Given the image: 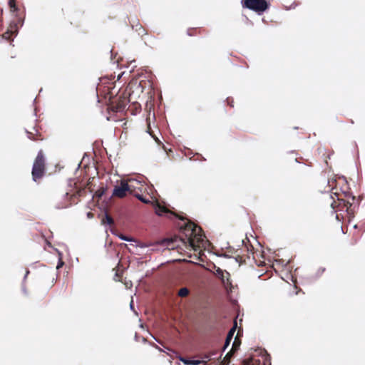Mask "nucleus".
I'll return each mask as SVG.
<instances>
[{
    "mask_svg": "<svg viewBox=\"0 0 365 365\" xmlns=\"http://www.w3.org/2000/svg\"><path fill=\"white\" fill-rule=\"evenodd\" d=\"M8 5L13 19L10 21L9 27L3 38L8 40L9 36L11 35L13 36L11 41H14V38L18 35L20 29L25 23L26 9L24 7L21 11V8L14 2V0H8Z\"/></svg>",
    "mask_w": 365,
    "mask_h": 365,
    "instance_id": "nucleus-1",
    "label": "nucleus"
},
{
    "mask_svg": "<svg viewBox=\"0 0 365 365\" xmlns=\"http://www.w3.org/2000/svg\"><path fill=\"white\" fill-rule=\"evenodd\" d=\"M340 190L346 199L340 197L336 192H331L330 194V198L333 200V202L331 203L330 206L334 210L336 198L339 202L338 205L341 207V210L346 212L351 217H354L356 210L359 208V202L353 194H349L344 191L341 187ZM334 211L336 212L335 210Z\"/></svg>",
    "mask_w": 365,
    "mask_h": 365,
    "instance_id": "nucleus-2",
    "label": "nucleus"
},
{
    "mask_svg": "<svg viewBox=\"0 0 365 365\" xmlns=\"http://www.w3.org/2000/svg\"><path fill=\"white\" fill-rule=\"evenodd\" d=\"M130 100L123 93H118L116 96H108L107 104L108 110L113 113H124L129 108Z\"/></svg>",
    "mask_w": 365,
    "mask_h": 365,
    "instance_id": "nucleus-3",
    "label": "nucleus"
},
{
    "mask_svg": "<svg viewBox=\"0 0 365 365\" xmlns=\"http://www.w3.org/2000/svg\"><path fill=\"white\" fill-rule=\"evenodd\" d=\"M240 3L243 9H249L258 16L263 15L271 6L269 0H241Z\"/></svg>",
    "mask_w": 365,
    "mask_h": 365,
    "instance_id": "nucleus-4",
    "label": "nucleus"
},
{
    "mask_svg": "<svg viewBox=\"0 0 365 365\" xmlns=\"http://www.w3.org/2000/svg\"><path fill=\"white\" fill-rule=\"evenodd\" d=\"M46 158L42 150H38L36 158L33 163L31 169L32 180L37 182L42 178L46 173L45 168Z\"/></svg>",
    "mask_w": 365,
    "mask_h": 365,
    "instance_id": "nucleus-5",
    "label": "nucleus"
},
{
    "mask_svg": "<svg viewBox=\"0 0 365 365\" xmlns=\"http://www.w3.org/2000/svg\"><path fill=\"white\" fill-rule=\"evenodd\" d=\"M152 204L156 215L158 216L167 218H179L180 220H183V218L178 217L173 210L170 209V205L167 204H161L158 201L153 202Z\"/></svg>",
    "mask_w": 365,
    "mask_h": 365,
    "instance_id": "nucleus-6",
    "label": "nucleus"
},
{
    "mask_svg": "<svg viewBox=\"0 0 365 365\" xmlns=\"http://www.w3.org/2000/svg\"><path fill=\"white\" fill-rule=\"evenodd\" d=\"M131 186L128 182L121 181L120 185H115L112 190V196H117L118 197H123L125 196L126 192L130 191Z\"/></svg>",
    "mask_w": 365,
    "mask_h": 365,
    "instance_id": "nucleus-7",
    "label": "nucleus"
},
{
    "mask_svg": "<svg viewBox=\"0 0 365 365\" xmlns=\"http://www.w3.org/2000/svg\"><path fill=\"white\" fill-rule=\"evenodd\" d=\"M241 243H242V246H244V247L240 248L237 250L232 249L233 250L232 253L238 254V251L240 250V255H242L243 256L246 255L247 259H250L251 255H252V257H254V254H253L254 247L252 246L246 245L245 240H242Z\"/></svg>",
    "mask_w": 365,
    "mask_h": 365,
    "instance_id": "nucleus-8",
    "label": "nucleus"
},
{
    "mask_svg": "<svg viewBox=\"0 0 365 365\" xmlns=\"http://www.w3.org/2000/svg\"><path fill=\"white\" fill-rule=\"evenodd\" d=\"M236 327H237V322H235V325L230 330V331H229V333L227 334V336L226 338V340L225 341V344H224V346H223V349H222V352H224L228 348V346H230V342L232 341V339L233 337V335H234V334L235 332Z\"/></svg>",
    "mask_w": 365,
    "mask_h": 365,
    "instance_id": "nucleus-9",
    "label": "nucleus"
},
{
    "mask_svg": "<svg viewBox=\"0 0 365 365\" xmlns=\"http://www.w3.org/2000/svg\"><path fill=\"white\" fill-rule=\"evenodd\" d=\"M217 277L221 280V282L225 284L226 286H230L232 284V281L230 279V273L225 269V273H222L217 276Z\"/></svg>",
    "mask_w": 365,
    "mask_h": 365,
    "instance_id": "nucleus-10",
    "label": "nucleus"
},
{
    "mask_svg": "<svg viewBox=\"0 0 365 365\" xmlns=\"http://www.w3.org/2000/svg\"><path fill=\"white\" fill-rule=\"evenodd\" d=\"M179 360L182 361L185 365H200L201 363L200 360L199 359H187L182 356H180Z\"/></svg>",
    "mask_w": 365,
    "mask_h": 365,
    "instance_id": "nucleus-11",
    "label": "nucleus"
},
{
    "mask_svg": "<svg viewBox=\"0 0 365 365\" xmlns=\"http://www.w3.org/2000/svg\"><path fill=\"white\" fill-rule=\"evenodd\" d=\"M103 215L105 217V220H102L101 222V225L104 226L105 227L110 226V224L113 222L112 218L108 215L106 210L103 211Z\"/></svg>",
    "mask_w": 365,
    "mask_h": 365,
    "instance_id": "nucleus-12",
    "label": "nucleus"
},
{
    "mask_svg": "<svg viewBox=\"0 0 365 365\" xmlns=\"http://www.w3.org/2000/svg\"><path fill=\"white\" fill-rule=\"evenodd\" d=\"M218 257H224V258H232L235 260V262H237V263L239 264H241L242 263V261H241V257L240 256V254H236V256L235 257H233V256H230L227 254H222V255H217Z\"/></svg>",
    "mask_w": 365,
    "mask_h": 365,
    "instance_id": "nucleus-13",
    "label": "nucleus"
},
{
    "mask_svg": "<svg viewBox=\"0 0 365 365\" xmlns=\"http://www.w3.org/2000/svg\"><path fill=\"white\" fill-rule=\"evenodd\" d=\"M185 245L187 248L190 250H195L196 247L195 242L190 237H187L185 242Z\"/></svg>",
    "mask_w": 365,
    "mask_h": 365,
    "instance_id": "nucleus-14",
    "label": "nucleus"
},
{
    "mask_svg": "<svg viewBox=\"0 0 365 365\" xmlns=\"http://www.w3.org/2000/svg\"><path fill=\"white\" fill-rule=\"evenodd\" d=\"M211 272L213 274H215L217 277L219 274H220L222 273H225V269H222L220 267L216 266L215 264H213L212 269H211Z\"/></svg>",
    "mask_w": 365,
    "mask_h": 365,
    "instance_id": "nucleus-15",
    "label": "nucleus"
},
{
    "mask_svg": "<svg viewBox=\"0 0 365 365\" xmlns=\"http://www.w3.org/2000/svg\"><path fill=\"white\" fill-rule=\"evenodd\" d=\"M134 196L145 204H148L151 202V201L148 198L142 195L141 194L135 193L134 194Z\"/></svg>",
    "mask_w": 365,
    "mask_h": 365,
    "instance_id": "nucleus-16",
    "label": "nucleus"
},
{
    "mask_svg": "<svg viewBox=\"0 0 365 365\" xmlns=\"http://www.w3.org/2000/svg\"><path fill=\"white\" fill-rule=\"evenodd\" d=\"M326 270V268L325 267H319L317 272L314 274V278L315 279H319L320 278V277L322 275V274L325 272Z\"/></svg>",
    "mask_w": 365,
    "mask_h": 365,
    "instance_id": "nucleus-17",
    "label": "nucleus"
},
{
    "mask_svg": "<svg viewBox=\"0 0 365 365\" xmlns=\"http://www.w3.org/2000/svg\"><path fill=\"white\" fill-rule=\"evenodd\" d=\"M118 237L120 240H123V241L130 242H135V240L133 238L130 237H127V236H125L124 235H118ZM130 245H133V244L130 243Z\"/></svg>",
    "mask_w": 365,
    "mask_h": 365,
    "instance_id": "nucleus-18",
    "label": "nucleus"
},
{
    "mask_svg": "<svg viewBox=\"0 0 365 365\" xmlns=\"http://www.w3.org/2000/svg\"><path fill=\"white\" fill-rule=\"evenodd\" d=\"M292 259H289L287 262H285V260L284 259H279L276 260V262L278 264L282 265V267H287L289 264H290L292 262Z\"/></svg>",
    "mask_w": 365,
    "mask_h": 365,
    "instance_id": "nucleus-19",
    "label": "nucleus"
},
{
    "mask_svg": "<svg viewBox=\"0 0 365 365\" xmlns=\"http://www.w3.org/2000/svg\"><path fill=\"white\" fill-rule=\"evenodd\" d=\"M137 26H139V29H135L137 31H138V35H146V30L140 25L139 21L137 22Z\"/></svg>",
    "mask_w": 365,
    "mask_h": 365,
    "instance_id": "nucleus-20",
    "label": "nucleus"
},
{
    "mask_svg": "<svg viewBox=\"0 0 365 365\" xmlns=\"http://www.w3.org/2000/svg\"><path fill=\"white\" fill-rule=\"evenodd\" d=\"M189 293V290L186 287H182L181 288L179 292H178V295L180 297H185L186 295H187V294Z\"/></svg>",
    "mask_w": 365,
    "mask_h": 365,
    "instance_id": "nucleus-21",
    "label": "nucleus"
},
{
    "mask_svg": "<svg viewBox=\"0 0 365 365\" xmlns=\"http://www.w3.org/2000/svg\"><path fill=\"white\" fill-rule=\"evenodd\" d=\"M65 264V262L63 261L62 259H58V262H57V264H56V269L58 270L60 269L61 267H63Z\"/></svg>",
    "mask_w": 365,
    "mask_h": 365,
    "instance_id": "nucleus-22",
    "label": "nucleus"
},
{
    "mask_svg": "<svg viewBox=\"0 0 365 365\" xmlns=\"http://www.w3.org/2000/svg\"><path fill=\"white\" fill-rule=\"evenodd\" d=\"M25 133L27 135L28 138H29L31 140H35L34 138V134L31 132H29L27 129L25 128Z\"/></svg>",
    "mask_w": 365,
    "mask_h": 365,
    "instance_id": "nucleus-23",
    "label": "nucleus"
},
{
    "mask_svg": "<svg viewBox=\"0 0 365 365\" xmlns=\"http://www.w3.org/2000/svg\"><path fill=\"white\" fill-rule=\"evenodd\" d=\"M226 103H227V106H230L232 108L234 107V101H233V99L232 98L227 97L226 98Z\"/></svg>",
    "mask_w": 365,
    "mask_h": 365,
    "instance_id": "nucleus-24",
    "label": "nucleus"
},
{
    "mask_svg": "<svg viewBox=\"0 0 365 365\" xmlns=\"http://www.w3.org/2000/svg\"><path fill=\"white\" fill-rule=\"evenodd\" d=\"M304 279H305L306 280H307V281H308V282H310V283L314 282H316V281H317V280H318V279H315L314 278V274H313V275H309V276H308V277H306Z\"/></svg>",
    "mask_w": 365,
    "mask_h": 365,
    "instance_id": "nucleus-25",
    "label": "nucleus"
},
{
    "mask_svg": "<svg viewBox=\"0 0 365 365\" xmlns=\"http://www.w3.org/2000/svg\"><path fill=\"white\" fill-rule=\"evenodd\" d=\"M149 345L151 346H153L155 347V349H157L160 352H164L163 350H162L158 345H156L153 341H149L148 342Z\"/></svg>",
    "mask_w": 365,
    "mask_h": 365,
    "instance_id": "nucleus-26",
    "label": "nucleus"
},
{
    "mask_svg": "<svg viewBox=\"0 0 365 365\" xmlns=\"http://www.w3.org/2000/svg\"><path fill=\"white\" fill-rule=\"evenodd\" d=\"M129 306H130V310L133 311L135 314L138 315L137 312H135V310L134 302L133 300H131V302H130Z\"/></svg>",
    "mask_w": 365,
    "mask_h": 365,
    "instance_id": "nucleus-27",
    "label": "nucleus"
},
{
    "mask_svg": "<svg viewBox=\"0 0 365 365\" xmlns=\"http://www.w3.org/2000/svg\"><path fill=\"white\" fill-rule=\"evenodd\" d=\"M53 250H55V252L57 253L58 255V259H62L63 258V252L61 251H60L57 248H53Z\"/></svg>",
    "mask_w": 365,
    "mask_h": 365,
    "instance_id": "nucleus-28",
    "label": "nucleus"
},
{
    "mask_svg": "<svg viewBox=\"0 0 365 365\" xmlns=\"http://www.w3.org/2000/svg\"><path fill=\"white\" fill-rule=\"evenodd\" d=\"M21 289H22L23 293H24L26 296H27V295H28V292H27V289H26V287H25V285H24V283H22V284H21Z\"/></svg>",
    "mask_w": 365,
    "mask_h": 365,
    "instance_id": "nucleus-29",
    "label": "nucleus"
},
{
    "mask_svg": "<svg viewBox=\"0 0 365 365\" xmlns=\"http://www.w3.org/2000/svg\"><path fill=\"white\" fill-rule=\"evenodd\" d=\"M86 217L88 218V219H93L94 217V215L92 212H86Z\"/></svg>",
    "mask_w": 365,
    "mask_h": 365,
    "instance_id": "nucleus-30",
    "label": "nucleus"
},
{
    "mask_svg": "<svg viewBox=\"0 0 365 365\" xmlns=\"http://www.w3.org/2000/svg\"><path fill=\"white\" fill-rule=\"evenodd\" d=\"M143 177H140V178H135V180L138 183V184H143L144 182H143V180L141 179Z\"/></svg>",
    "mask_w": 365,
    "mask_h": 365,
    "instance_id": "nucleus-31",
    "label": "nucleus"
},
{
    "mask_svg": "<svg viewBox=\"0 0 365 365\" xmlns=\"http://www.w3.org/2000/svg\"><path fill=\"white\" fill-rule=\"evenodd\" d=\"M297 6V2H296V1H294V2L291 4V6H290V7H289V9H295V8H296V6Z\"/></svg>",
    "mask_w": 365,
    "mask_h": 365,
    "instance_id": "nucleus-32",
    "label": "nucleus"
},
{
    "mask_svg": "<svg viewBox=\"0 0 365 365\" xmlns=\"http://www.w3.org/2000/svg\"><path fill=\"white\" fill-rule=\"evenodd\" d=\"M139 339H140V336L137 333H135V336H134V340L136 341H138Z\"/></svg>",
    "mask_w": 365,
    "mask_h": 365,
    "instance_id": "nucleus-33",
    "label": "nucleus"
},
{
    "mask_svg": "<svg viewBox=\"0 0 365 365\" xmlns=\"http://www.w3.org/2000/svg\"><path fill=\"white\" fill-rule=\"evenodd\" d=\"M124 73H125V72H122L120 74H118V77H117V80L119 81L122 78V76H123Z\"/></svg>",
    "mask_w": 365,
    "mask_h": 365,
    "instance_id": "nucleus-34",
    "label": "nucleus"
},
{
    "mask_svg": "<svg viewBox=\"0 0 365 365\" xmlns=\"http://www.w3.org/2000/svg\"><path fill=\"white\" fill-rule=\"evenodd\" d=\"M246 20L248 21L249 24H250L251 26H253L254 25V23L250 21L246 16H245Z\"/></svg>",
    "mask_w": 365,
    "mask_h": 365,
    "instance_id": "nucleus-35",
    "label": "nucleus"
},
{
    "mask_svg": "<svg viewBox=\"0 0 365 365\" xmlns=\"http://www.w3.org/2000/svg\"><path fill=\"white\" fill-rule=\"evenodd\" d=\"M187 35L189 36H192L193 34L190 32V29H188L187 30Z\"/></svg>",
    "mask_w": 365,
    "mask_h": 365,
    "instance_id": "nucleus-36",
    "label": "nucleus"
},
{
    "mask_svg": "<svg viewBox=\"0 0 365 365\" xmlns=\"http://www.w3.org/2000/svg\"><path fill=\"white\" fill-rule=\"evenodd\" d=\"M266 355H267V361H269V363L270 364L271 363V356L269 354L266 353Z\"/></svg>",
    "mask_w": 365,
    "mask_h": 365,
    "instance_id": "nucleus-37",
    "label": "nucleus"
},
{
    "mask_svg": "<svg viewBox=\"0 0 365 365\" xmlns=\"http://www.w3.org/2000/svg\"><path fill=\"white\" fill-rule=\"evenodd\" d=\"M105 192H106V189H103L99 194V196L100 197H102L104 194H105Z\"/></svg>",
    "mask_w": 365,
    "mask_h": 365,
    "instance_id": "nucleus-38",
    "label": "nucleus"
},
{
    "mask_svg": "<svg viewBox=\"0 0 365 365\" xmlns=\"http://www.w3.org/2000/svg\"><path fill=\"white\" fill-rule=\"evenodd\" d=\"M28 277V275L27 274H24V277H23V280H22V283H24V282L26 280Z\"/></svg>",
    "mask_w": 365,
    "mask_h": 365,
    "instance_id": "nucleus-39",
    "label": "nucleus"
},
{
    "mask_svg": "<svg viewBox=\"0 0 365 365\" xmlns=\"http://www.w3.org/2000/svg\"><path fill=\"white\" fill-rule=\"evenodd\" d=\"M289 278H290V279H291L293 282H294V276H293V274H289Z\"/></svg>",
    "mask_w": 365,
    "mask_h": 365,
    "instance_id": "nucleus-40",
    "label": "nucleus"
},
{
    "mask_svg": "<svg viewBox=\"0 0 365 365\" xmlns=\"http://www.w3.org/2000/svg\"><path fill=\"white\" fill-rule=\"evenodd\" d=\"M86 157H88V153H85L83 154V160H84Z\"/></svg>",
    "mask_w": 365,
    "mask_h": 365,
    "instance_id": "nucleus-41",
    "label": "nucleus"
},
{
    "mask_svg": "<svg viewBox=\"0 0 365 365\" xmlns=\"http://www.w3.org/2000/svg\"><path fill=\"white\" fill-rule=\"evenodd\" d=\"M294 161L297 163H301V162L299 161V158H296Z\"/></svg>",
    "mask_w": 365,
    "mask_h": 365,
    "instance_id": "nucleus-42",
    "label": "nucleus"
},
{
    "mask_svg": "<svg viewBox=\"0 0 365 365\" xmlns=\"http://www.w3.org/2000/svg\"><path fill=\"white\" fill-rule=\"evenodd\" d=\"M29 273H30V271H29V269H26V272H25V274H27V275H29Z\"/></svg>",
    "mask_w": 365,
    "mask_h": 365,
    "instance_id": "nucleus-43",
    "label": "nucleus"
},
{
    "mask_svg": "<svg viewBox=\"0 0 365 365\" xmlns=\"http://www.w3.org/2000/svg\"><path fill=\"white\" fill-rule=\"evenodd\" d=\"M133 29L136 27V29H139V26H137V24L135 25H132Z\"/></svg>",
    "mask_w": 365,
    "mask_h": 365,
    "instance_id": "nucleus-44",
    "label": "nucleus"
},
{
    "mask_svg": "<svg viewBox=\"0 0 365 365\" xmlns=\"http://www.w3.org/2000/svg\"><path fill=\"white\" fill-rule=\"evenodd\" d=\"M142 341H143V343H146V341H146V339H145V338H144V337H142Z\"/></svg>",
    "mask_w": 365,
    "mask_h": 365,
    "instance_id": "nucleus-45",
    "label": "nucleus"
},
{
    "mask_svg": "<svg viewBox=\"0 0 365 365\" xmlns=\"http://www.w3.org/2000/svg\"><path fill=\"white\" fill-rule=\"evenodd\" d=\"M96 98H97V102L99 103L100 100H99V98H98V93H96Z\"/></svg>",
    "mask_w": 365,
    "mask_h": 365,
    "instance_id": "nucleus-46",
    "label": "nucleus"
},
{
    "mask_svg": "<svg viewBox=\"0 0 365 365\" xmlns=\"http://www.w3.org/2000/svg\"><path fill=\"white\" fill-rule=\"evenodd\" d=\"M80 165H81V163H79L78 164V167H77V168H76V171H78V168H79Z\"/></svg>",
    "mask_w": 365,
    "mask_h": 365,
    "instance_id": "nucleus-47",
    "label": "nucleus"
},
{
    "mask_svg": "<svg viewBox=\"0 0 365 365\" xmlns=\"http://www.w3.org/2000/svg\"><path fill=\"white\" fill-rule=\"evenodd\" d=\"M107 120H110V116L106 118Z\"/></svg>",
    "mask_w": 365,
    "mask_h": 365,
    "instance_id": "nucleus-48",
    "label": "nucleus"
},
{
    "mask_svg": "<svg viewBox=\"0 0 365 365\" xmlns=\"http://www.w3.org/2000/svg\"><path fill=\"white\" fill-rule=\"evenodd\" d=\"M350 123H351V124H354V120H353L352 119H351Z\"/></svg>",
    "mask_w": 365,
    "mask_h": 365,
    "instance_id": "nucleus-49",
    "label": "nucleus"
},
{
    "mask_svg": "<svg viewBox=\"0 0 365 365\" xmlns=\"http://www.w3.org/2000/svg\"><path fill=\"white\" fill-rule=\"evenodd\" d=\"M357 227H358L357 225H354V229H356Z\"/></svg>",
    "mask_w": 365,
    "mask_h": 365,
    "instance_id": "nucleus-50",
    "label": "nucleus"
},
{
    "mask_svg": "<svg viewBox=\"0 0 365 365\" xmlns=\"http://www.w3.org/2000/svg\"><path fill=\"white\" fill-rule=\"evenodd\" d=\"M336 220H339V216H338V215H337V214H336Z\"/></svg>",
    "mask_w": 365,
    "mask_h": 365,
    "instance_id": "nucleus-51",
    "label": "nucleus"
},
{
    "mask_svg": "<svg viewBox=\"0 0 365 365\" xmlns=\"http://www.w3.org/2000/svg\"><path fill=\"white\" fill-rule=\"evenodd\" d=\"M341 232L344 234V230H343L342 227H341Z\"/></svg>",
    "mask_w": 365,
    "mask_h": 365,
    "instance_id": "nucleus-52",
    "label": "nucleus"
},
{
    "mask_svg": "<svg viewBox=\"0 0 365 365\" xmlns=\"http://www.w3.org/2000/svg\"><path fill=\"white\" fill-rule=\"evenodd\" d=\"M305 165H307V166H312L311 164H304Z\"/></svg>",
    "mask_w": 365,
    "mask_h": 365,
    "instance_id": "nucleus-53",
    "label": "nucleus"
},
{
    "mask_svg": "<svg viewBox=\"0 0 365 365\" xmlns=\"http://www.w3.org/2000/svg\"><path fill=\"white\" fill-rule=\"evenodd\" d=\"M34 115L35 116H36V111H35V110H34Z\"/></svg>",
    "mask_w": 365,
    "mask_h": 365,
    "instance_id": "nucleus-54",
    "label": "nucleus"
},
{
    "mask_svg": "<svg viewBox=\"0 0 365 365\" xmlns=\"http://www.w3.org/2000/svg\"><path fill=\"white\" fill-rule=\"evenodd\" d=\"M144 45L148 46V44L145 41H144Z\"/></svg>",
    "mask_w": 365,
    "mask_h": 365,
    "instance_id": "nucleus-55",
    "label": "nucleus"
},
{
    "mask_svg": "<svg viewBox=\"0 0 365 365\" xmlns=\"http://www.w3.org/2000/svg\"><path fill=\"white\" fill-rule=\"evenodd\" d=\"M140 327L143 328V324H140Z\"/></svg>",
    "mask_w": 365,
    "mask_h": 365,
    "instance_id": "nucleus-56",
    "label": "nucleus"
},
{
    "mask_svg": "<svg viewBox=\"0 0 365 365\" xmlns=\"http://www.w3.org/2000/svg\"><path fill=\"white\" fill-rule=\"evenodd\" d=\"M262 21H265V19L264 18L262 19Z\"/></svg>",
    "mask_w": 365,
    "mask_h": 365,
    "instance_id": "nucleus-57",
    "label": "nucleus"
}]
</instances>
